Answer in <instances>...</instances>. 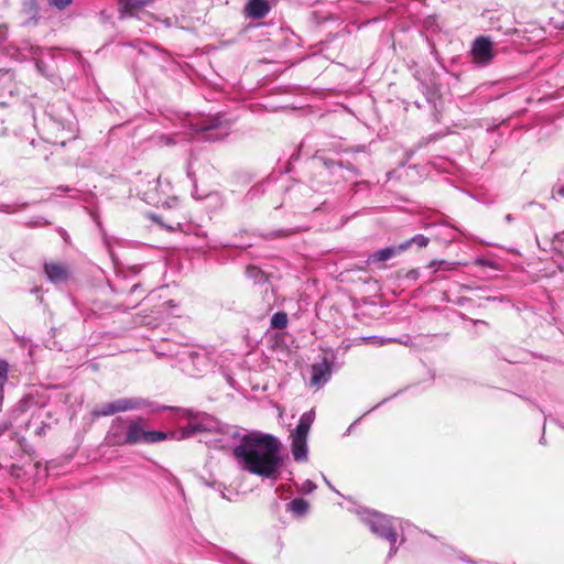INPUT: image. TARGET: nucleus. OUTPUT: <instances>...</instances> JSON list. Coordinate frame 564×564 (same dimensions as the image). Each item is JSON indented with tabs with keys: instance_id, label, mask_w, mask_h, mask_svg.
<instances>
[{
	"instance_id": "40",
	"label": "nucleus",
	"mask_w": 564,
	"mask_h": 564,
	"mask_svg": "<svg viewBox=\"0 0 564 564\" xmlns=\"http://www.w3.org/2000/svg\"><path fill=\"white\" fill-rule=\"evenodd\" d=\"M173 482H174V485H175V487H176L177 491L180 492V495H181L182 497H184V496H185V494H184V490H183V487L181 486V484H180L176 479H174V480H173Z\"/></svg>"
},
{
	"instance_id": "17",
	"label": "nucleus",
	"mask_w": 564,
	"mask_h": 564,
	"mask_svg": "<svg viewBox=\"0 0 564 564\" xmlns=\"http://www.w3.org/2000/svg\"><path fill=\"white\" fill-rule=\"evenodd\" d=\"M308 502L302 498H295L288 503V510L295 516H304L308 510Z\"/></svg>"
},
{
	"instance_id": "33",
	"label": "nucleus",
	"mask_w": 564,
	"mask_h": 564,
	"mask_svg": "<svg viewBox=\"0 0 564 564\" xmlns=\"http://www.w3.org/2000/svg\"><path fill=\"white\" fill-rule=\"evenodd\" d=\"M410 242L417 245L420 248H424L429 245L430 239L427 237H425L424 235L419 234V235H415L414 237H412L410 239Z\"/></svg>"
},
{
	"instance_id": "5",
	"label": "nucleus",
	"mask_w": 564,
	"mask_h": 564,
	"mask_svg": "<svg viewBox=\"0 0 564 564\" xmlns=\"http://www.w3.org/2000/svg\"><path fill=\"white\" fill-rule=\"evenodd\" d=\"M172 184L169 180L158 177L153 183V187L144 193V200L152 205H165L169 204V199L175 200L171 195Z\"/></svg>"
},
{
	"instance_id": "22",
	"label": "nucleus",
	"mask_w": 564,
	"mask_h": 564,
	"mask_svg": "<svg viewBox=\"0 0 564 564\" xmlns=\"http://www.w3.org/2000/svg\"><path fill=\"white\" fill-rule=\"evenodd\" d=\"M288 326V315L284 312H276L271 317V327L283 329Z\"/></svg>"
},
{
	"instance_id": "39",
	"label": "nucleus",
	"mask_w": 564,
	"mask_h": 564,
	"mask_svg": "<svg viewBox=\"0 0 564 564\" xmlns=\"http://www.w3.org/2000/svg\"><path fill=\"white\" fill-rule=\"evenodd\" d=\"M478 264L480 265H484V267H490V268H494V263L489 260H486V259H478L476 261Z\"/></svg>"
},
{
	"instance_id": "44",
	"label": "nucleus",
	"mask_w": 564,
	"mask_h": 564,
	"mask_svg": "<svg viewBox=\"0 0 564 564\" xmlns=\"http://www.w3.org/2000/svg\"><path fill=\"white\" fill-rule=\"evenodd\" d=\"M323 479H324L325 484H326V485H327L332 490L336 491V490H335V488L330 485V482L327 480V478H326L325 476H323Z\"/></svg>"
},
{
	"instance_id": "41",
	"label": "nucleus",
	"mask_w": 564,
	"mask_h": 564,
	"mask_svg": "<svg viewBox=\"0 0 564 564\" xmlns=\"http://www.w3.org/2000/svg\"><path fill=\"white\" fill-rule=\"evenodd\" d=\"M347 169H348V170H349L354 175H357V174H358L357 169H356L352 164L348 163V164H347Z\"/></svg>"
},
{
	"instance_id": "23",
	"label": "nucleus",
	"mask_w": 564,
	"mask_h": 564,
	"mask_svg": "<svg viewBox=\"0 0 564 564\" xmlns=\"http://www.w3.org/2000/svg\"><path fill=\"white\" fill-rule=\"evenodd\" d=\"M457 263L456 262H448L446 260H432L429 264V268L433 269L434 271L438 270H454L456 269Z\"/></svg>"
},
{
	"instance_id": "6",
	"label": "nucleus",
	"mask_w": 564,
	"mask_h": 564,
	"mask_svg": "<svg viewBox=\"0 0 564 564\" xmlns=\"http://www.w3.org/2000/svg\"><path fill=\"white\" fill-rule=\"evenodd\" d=\"M144 401L141 399H129L122 398L115 400L112 402H108L101 404L98 409L95 410V415L97 416H108L113 415L118 412H126L130 410H137L143 406Z\"/></svg>"
},
{
	"instance_id": "28",
	"label": "nucleus",
	"mask_w": 564,
	"mask_h": 564,
	"mask_svg": "<svg viewBox=\"0 0 564 564\" xmlns=\"http://www.w3.org/2000/svg\"><path fill=\"white\" fill-rule=\"evenodd\" d=\"M314 419H315V413L313 410H311L301 415L299 423L311 429V425H312Z\"/></svg>"
},
{
	"instance_id": "3",
	"label": "nucleus",
	"mask_w": 564,
	"mask_h": 564,
	"mask_svg": "<svg viewBox=\"0 0 564 564\" xmlns=\"http://www.w3.org/2000/svg\"><path fill=\"white\" fill-rule=\"evenodd\" d=\"M192 130L199 134L203 140L218 141L229 134L230 123L223 121L221 117H212L200 122L191 123Z\"/></svg>"
},
{
	"instance_id": "50",
	"label": "nucleus",
	"mask_w": 564,
	"mask_h": 564,
	"mask_svg": "<svg viewBox=\"0 0 564 564\" xmlns=\"http://www.w3.org/2000/svg\"><path fill=\"white\" fill-rule=\"evenodd\" d=\"M4 427H0V435L4 432Z\"/></svg>"
},
{
	"instance_id": "26",
	"label": "nucleus",
	"mask_w": 564,
	"mask_h": 564,
	"mask_svg": "<svg viewBox=\"0 0 564 564\" xmlns=\"http://www.w3.org/2000/svg\"><path fill=\"white\" fill-rule=\"evenodd\" d=\"M145 444H153L167 438V434L161 431H148Z\"/></svg>"
},
{
	"instance_id": "49",
	"label": "nucleus",
	"mask_w": 564,
	"mask_h": 564,
	"mask_svg": "<svg viewBox=\"0 0 564 564\" xmlns=\"http://www.w3.org/2000/svg\"><path fill=\"white\" fill-rule=\"evenodd\" d=\"M31 110H32V116H33V118L35 119V116H34V106H33V104L31 105Z\"/></svg>"
},
{
	"instance_id": "25",
	"label": "nucleus",
	"mask_w": 564,
	"mask_h": 564,
	"mask_svg": "<svg viewBox=\"0 0 564 564\" xmlns=\"http://www.w3.org/2000/svg\"><path fill=\"white\" fill-rule=\"evenodd\" d=\"M205 427L202 424L188 423L185 427H183L181 433V438L189 437L197 432L204 431Z\"/></svg>"
},
{
	"instance_id": "15",
	"label": "nucleus",
	"mask_w": 564,
	"mask_h": 564,
	"mask_svg": "<svg viewBox=\"0 0 564 564\" xmlns=\"http://www.w3.org/2000/svg\"><path fill=\"white\" fill-rule=\"evenodd\" d=\"M166 227L171 231L180 230L184 234L195 235L197 237L205 236L203 228L198 225L175 223L174 225H167Z\"/></svg>"
},
{
	"instance_id": "45",
	"label": "nucleus",
	"mask_w": 564,
	"mask_h": 564,
	"mask_svg": "<svg viewBox=\"0 0 564 564\" xmlns=\"http://www.w3.org/2000/svg\"><path fill=\"white\" fill-rule=\"evenodd\" d=\"M393 339L392 338H387V339H380V345H383L386 343H389V341H392Z\"/></svg>"
},
{
	"instance_id": "21",
	"label": "nucleus",
	"mask_w": 564,
	"mask_h": 564,
	"mask_svg": "<svg viewBox=\"0 0 564 564\" xmlns=\"http://www.w3.org/2000/svg\"><path fill=\"white\" fill-rule=\"evenodd\" d=\"M10 366L9 364L0 358V398L2 399L4 386L9 379Z\"/></svg>"
},
{
	"instance_id": "20",
	"label": "nucleus",
	"mask_w": 564,
	"mask_h": 564,
	"mask_svg": "<svg viewBox=\"0 0 564 564\" xmlns=\"http://www.w3.org/2000/svg\"><path fill=\"white\" fill-rule=\"evenodd\" d=\"M153 0H120L122 11H132L138 8H142L151 3Z\"/></svg>"
},
{
	"instance_id": "19",
	"label": "nucleus",
	"mask_w": 564,
	"mask_h": 564,
	"mask_svg": "<svg viewBox=\"0 0 564 564\" xmlns=\"http://www.w3.org/2000/svg\"><path fill=\"white\" fill-rule=\"evenodd\" d=\"M35 406L42 408V404L39 405V402L36 401L35 397L31 393L26 394L18 403V410L21 412L31 411Z\"/></svg>"
},
{
	"instance_id": "29",
	"label": "nucleus",
	"mask_w": 564,
	"mask_h": 564,
	"mask_svg": "<svg viewBox=\"0 0 564 564\" xmlns=\"http://www.w3.org/2000/svg\"><path fill=\"white\" fill-rule=\"evenodd\" d=\"M308 431L310 429L302 425V424H297V426L295 427V430L292 432L291 434V437L292 438H306L307 440V434H308Z\"/></svg>"
},
{
	"instance_id": "11",
	"label": "nucleus",
	"mask_w": 564,
	"mask_h": 564,
	"mask_svg": "<svg viewBox=\"0 0 564 564\" xmlns=\"http://www.w3.org/2000/svg\"><path fill=\"white\" fill-rule=\"evenodd\" d=\"M312 377H311V386L321 388L324 386L332 376V367L330 364L324 359L321 362L314 364L311 369Z\"/></svg>"
},
{
	"instance_id": "4",
	"label": "nucleus",
	"mask_w": 564,
	"mask_h": 564,
	"mask_svg": "<svg viewBox=\"0 0 564 564\" xmlns=\"http://www.w3.org/2000/svg\"><path fill=\"white\" fill-rule=\"evenodd\" d=\"M178 362L182 371L191 377L202 376L209 367L207 355L193 349H185L180 352Z\"/></svg>"
},
{
	"instance_id": "2",
	"label": "nucleus",
	"mask_w": 564,
	"mask_h": 564,
	"mask_svg": "<svg viewBox=\"0 0 564 564\" xmlns=\"http://www.w3.org/2000/svg\"><path fill=\"white\" fill-rule=\"evenodd\" d=\"M357 513L360 520L369 527L373 534L390 543L388 557L391 558L398 551L395 545L398 540L397 529L401 527V520L367 509L358 510Z\"/></svg>"
},
{
	"instance_id": "27",
	"label": "nucleus",
	"mask_w": 564,
	"mask_h": 564,
	"mask_svg": "<svg viewBox=\"0 0 564 564\" xmlns=\"http://www.w3.org/2000/svg\"><path fill=\"white\" fill-rule=\"evenodd\" d=\"M29 204L22 203V204H2L0 205V212L4 214H14L19 210L24 209Z\"/></svg>"
},
{
	"instance_id": "1",
	"label": "nucleus",
	"mask_w": 564,
	"mask_h": 564,
	"mask_svg": "<svg viewBox=\"0 0 564 564\" xmlns=\"http://www.w3.org/2000/svg\"><path fill=\"white\" fill-rule=\"evenodd\" d=\"M232 454L241 470L263 479H279L284 458L281 442L275 436L264 433L245 435Z\"/></svg>"
},
{
	"instance_id": "12",
	"label": "nucleus",
	"mask_w": 564,
	"mask_h": 564,
	"mask_svg": "<svg viewBox=\"0 0 564 564\" xmlns=\"http://www.w3.org/2000/svg\"><path fill=\"white\" fill-rule=\"evenodd\" d=\"M148 430L144 429L143 420H129L127 430V445L145 443Z\"/></svg>"
},
{
	"instance_id": "16",
	"label": "nucleus",
	"mask_w": 564,
	"mask_h": 564,
	"mask_svg": "<svg viewBox=\"0 0 564 564\" xmlns=\"http://www.w3.org/2000/svg\"><path fill=\"white\" fill-rule=\"evenodd\" d=\"M397 254H398V250L395 249V247H387V248H383V249H380V250L373 252L369 257V262L377 263V262L387 261Z\"/></svg>"
},
{
	"instance_id": "13",
	"label": "nucleus",
	"mask_w": 564,
	"mask_h": 564,
	"mask_svg": "<svg viewBox=\"0 0 564 564\" xmlns=\"http://www.w3.org/2000/svg\"><path fill=\"white\" fill-rule=\"evenodd\" d=\"M270 11L267 0H249L246 4L247 15L252 19H262Z\"/></svg>"
},
{
	"instance_id": "31",
	"label": "nucleus",
	"mask_w": 564,
	"mask_h": 564,
	"mask_svg": "<svg viewBox=\"0 0 564 564\" xmlns=\"http://www.w3.org/2000/svg\"><path fill=\"white\" fill-rule=\"evenodd\" d=\"M28 227H43L48 225V221L42 216L32 217L26 224Z\"/></svg>"
},
{
	"instance_id": "9",
	"label": "nucleus",
	"mask_w": 564,
	"mask_h": 564,
	"mask_svg": "<svg viewBox=\"0 0 564 564\" xmlns=\"http://www.w3.org/2000/svg\"><path fill=\"white\" fill-rule=\"evenodd\" d=\"M129 420L116 417L106 435V442L111 446L127 445V430Z\"/></svg>"
},
{
	"instance_id": "47",
	"label": "nucleus",
	"mask_w": 564,
	"mask_h": 564,
	"mask_svg": "<svg viewBox=\"0 0 564 564\" xmlns=\"http://www.w3.org/2000/svg\"><path fill=\"white\" fill-rule=\"evenodd\" d=\"M61 235L63 236V238H64L65 240L67 239V238H66V236H67L66 230L62 229V230H61Z\"/></svg>"
},
{
	"instance_id": "37",
	"label": "nucleus",
	"mask_w": 564,
	"mask_h": 564,
	"mask_svg": "<svg viewBox=\"0 0 564 564\" xmlns=\"http://www.w3.org/2000/svg\"><path fill=\"white\" fill-rule=\"evenodd\" d=\"M8 39V28L4 24L0 25V45Z\"/></svg>"
},
{
	"instance_id": "42",
	"label": "nucleus",
	"mask_w": 564,
	"mask_h": 564,
	"mask_svg": "<svg viewBox=\"0 0 564 564\" xmlns=\"http://www.w3.org/2000/svg\"><path fill=\"white\" fill-rule=\"evenodd\" d=\"M161 140H164L166 144H170L172 142V139L170 137L161 135Z\"/></svg>"
},
{
	"instance_id": "43",
	"label": "nucleus",
	"mask_w": 564,
	"mask_h": 564,
	"mask_svg": "<svg viewBox=\"0 0 564 564\" xmlns=\"http://www.w3.org/2000/svg\"><path fill=\"white\" fill-rule=\"evenodd\" d=\"M323 479H324L325 484H326V485H327L332 490L336 491V490H335V488L330 485V482L327 480V478H326L325 476H323Z\"/></svg>"
},
{
	"instance_id": "46",
	"label": "nucleus",
	"mask_w": 564,
	"mask_h": 564,
	"mask_svg": "<svg viewBox=\"0 0 564 564\" xmlns=\"http://www.w3.org/2000/svg\"><path fill=\"white\" fill-rule=\"evenodd\" d=\"M506 220H507L508 223H511V221L513 220V217H512L510 214H508V215L506 216Z\"/></svg>"
},
{
	"instance_id": "14",
	"label": "nucleus",
	"mask_w": 564,
	"mask_h": 564,
	"mask_svg": "<svg viewBox=\"0 0 564 564\" xmlns=\"http://www.w3.org/2000/svg\"><path fill=\"white\" fill-rule=\"evenodd\" d=\"M292 454L296 462H304L307 459V440L306 438H292Z\"/></svg>"
},
{
	"instance_id": "51",
	"label": "nucleus",
	"mask_w": 564,
	"mask_h": 564,
	"mask_svg": "<svg viewBox=\"0 0 564 564\" xmlns=\"http://www.w3.org/2000/svg\"><path fill=\"white\" fill-rule=\"evenodd\" d=\"M183 412L186 416L189 415L188 411L184 410Z\"/></svg>"
},
{
	"instance_id": "38",
	"label": "nucleus",
	"mask_w": 564,
	"mask_h": 564,
	"mask_svg": "<svg viewBox=\"0 0 564 564\" xmlns=\"http://www.w3.org/2000/svg\"><path fill=\"white\" fill-rule=\"evenodd\" d=\"M413 245V242H410V239L400 243L398 247H395V249L398 250V253H401L403 251H405L406 249H409L411 246Z\"/></svg>"
},
{
	"instance_id": "32",
	"label": "nucleus",
	"mask_w": 564,
	"mask_h": 564,
	"mask_svg": "<svg viewBox=\"0 0 564 564\" xmlns=\"http://www.w3.org/2000/svg\"><path fill=\"white\" fill-rule=\"evenodd\" d=\"M316 489V485L312 481V480H304L300 486H299V491L303 492V494H311L313 492L314 490Z\"/></svg>"
},
{
	"instance_id": "10",
	"label": "nucleus",
	"mask_w": 564,
	"mask_h": 564,
	"mask_svg": "<svg viewBox=\"0 0 564 564\" xmlns=\"http://www.w3.org/2000/svg\"><path fill=\"white\" fill-rule=\"evenodd\" d=\"M44 273L46 279L55 285L67 282L69 276L68 267L55 261L44 262Z\"/></svg>"
},
{
	"instance_id": "24",
	"label": "nucleus",
	"mask_w": 564,
	"mask_h": 564,
	"mask_svg": "<svg viewBox=\"0 0 564 564\" xmlns=\"http://www.w3.org/2000/svg\"><path fill=\"white\" fill-rule=\"evenodd\" d=\"M248 278L252 279L256 283H262L265 281L264 273L254 265H248L246 269Z\"/></svg>"
},
{
	"instance_id": "18",
	"label": "nucleus",
	"mask_w": 564,
	"mask_h": 564,
	"mask_svg": "<svg viewBox=\"0 0 564 564\" xmlns=\"http://www.w3.org/2000/svg\"><path fill=\"white\" fill-rule=\"evenodd\" d=\"M24 11L26 13L32 14L23 24L24 25H35L39 21V18L36 17L37 13V2L36 0H24Z\"/></svg>"
},
{
	"instance_id": "36",
	"label": "nucleus",
	"mask_w": 564,
	"mask_h": 564,
	"mask_svg": "<svg viewBox=\"0 0 564 564\" xmlns=\"http://www.w3.org/2000/svg\"><path fill=\"white\" fill-rule=\"evenodd\" d=\"M64 147H65V141H62L59 143H53L51 154L52 155L59 154V152L63 150Z\"/></svg>"
},
{
	"instance_id": "48",
	"label": "nucleus",
	"mask_w": 564,
	"mask_h": 564,
	"mask_svg": "<svg viewBox=\"0 0 564 564\" xmlns=\"http://www.w3.org/2000/svg\"><path fill=\"white\" fill-rule=\"evenodd\" d=\"M137 289H139V284H134L131 289L132 292H134Z\"/></svg>"
},
{
	"instance_id": "35",
	"label": "nucleus",
	"mask_w": 564,
	"mask_h": 564,
	"mask_svg": "<svg viewBox=\"0 0 564 564\" xmlns=\"http://www.w3.org/2000/svg\"><path fill=\"white\" fill-rule=\"evenodd\" d=\"M48 4L55 7L58 10H64L68 4H70V0H47Z\"/></svg>"
},
{
	"instance_id": "30",
	"label": "nucleus",
	"mask_w": 564,
	"mask_h": 564,
	"mask_svg": "<svg viewBox=\"0 0 564 564\" xmlns=\"http://www.w3.org/2000/svg\"><path fill=\"white\" fill-rule=\"evenodd\" d=\"M294 231L292 229H280L276 231H270L267 235H264L265 239H274V238H281L286 237L293 234Z\"/></svg>"
},
{
	"instance_id": "7",
	"label": "nucleus",
	"mask_w": 564,
	"mask_h": 564,
	"mask_svg": "<svg viewBox=\"0 0 564 564\" xmlns=\"http://www.w3.org/2000/svg\"><path fill=\"white\" fill-rule=\"evenodd\" d=\"M470 54L474 63L481 66L489 64L495 56L491 40L487 36L477 37L471 45Z\"/></svg>"
},
{
	"instance_id": "8",
	"label": "nucleus",
	"mask_w": 564,
	"mask_h": 564,
	"mask_svg": "<svg viewBox=\"0 0 564 564\" xmlns=\"http://www.w3.org/2000/svg\"><path fill=\"white\" fill-rule=\"evenodd\" d=\"M19 93V85L14 80L13 74L3 72L0 74V107L10 106L15 95Z\"/></svg>"
},
{
	"instance_id": "34",
	"label": "nucleus",
	"mask_w": 564,
	"mask_h": 564,
	"mask_svg": "<svg viewBox=\"0 0 564 564\" xmlns=\"http://www.w3.org/2000/svg\"><path fill=\"white\" fill-rule=\"evenodd\" d=\"M553 198H564V182H558L552 189Z\"/></svg>"
}]
</instances>
